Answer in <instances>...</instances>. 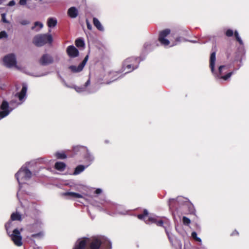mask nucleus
Returning a JSON list of instances; mask_svg holds the SVG:
<instances>
[{
    "instance_id": "15",
    "label": "nucleus",
    "mask_w": 249,
    "mask_h": 249,
    "mask_svg": "<svg viewBox=\"0 0 249 249\" xmlns=\"http://www.w3.org/2000/svg\"><path fill=\"white\" fill-rule=\"evenodd\" d=\"M53 62V57L48 53L43 54L39 60V63L43 66H47Z\"/></svg>"
},
{
    "instance_id": "25",
    "label": "nucleus",
    "mask_w": 249,
    "mask_h": 249,
    "mask_svg": "<svg viewBox=\"0 0 249 249\" xmlns=\"http://www.w3.org/2000/svg\"><path fill=\"white\" fill-rule=\"evenodd\" d=\"M66 167V164L63 162H56L55 164V168L59 171H63Z\"/></svg>"
},
{
    "instance_id": "2",
    "label": "nucleus",
    "mask_w": 249,
    "mask_h": 249,
    "mask_svg": "<svg viewBox=\"0 0 249 249\" xmlns=\"http://www.w3.org/2000/svg\"><path fill=\"white\" fill-rule=\"evenodd\" d=\"M148 214V212L147 210L145 209L143 211V214H138L137 217L139 219H143L147 224H150L151 223H155L157 226L160 227H162L164 228L166 233L168 236V239L170 242L172 243V236L168 231V227H169V221L168 219L164 218V220H163L162 218L159 217L157 216H150L147 219H145V217Z\"/></svg>"
},
{
    "instance_id": "12",
    "label": "nucleus",
    "mask_w": 249,
    "mask_h": 249,
    "mask_svg": "<svg viewBox=\"0 0 249 249\" xmlns=\"http://www.w3.org/2000/svg\"><path fill=\"white\" fill-rule=\"evenodd\" d=\"M170 30L169 29H165L160 32L159 37V40L160 43L164 45L167 46L170 44V41L165 37L170 34Z\"/></svg>"
},
{
    "instance_id": "40",
    "label": "nucleus",
    "mask_w": 249,
    "mask_h": 249,
    "mask_svg": "<svg viewBox=\"0 0 249 249\" xmlns=\"http://www.w3.org/2000/svg\"><path fill=\"white\" fill-rule=\"evenodd\" d=\"M48 73H49L48 72H45L41 73H40V74H38L37 75H34V76H36V77H40V76H43L46 75Z\"/></svg>"
},
{
    "instance_id": "8",
    "label": "nucleus",
    "mask_w": 249,
    "mask_h": 249,
    "mask_svg": "<svg viewBox=\"0 0 249 249\" xmlns=\"http://www.w3.org/2000/svg\"><path fill=\"white\" fill-rule=\"evenodd\" d=\"M141 60L139 57H131L124 60L123 64L124 71L127 69L128 71L125 73L130 72L138 68Z\"/></svg>"
},
{
    "instance_id": "51",
    "label": "nucleus",
    "mask_w": 249,
    "mask_h": 249,
    "mask_svg": "<svg viewBox=\"0 0 249 249\" xmlns=\"http://www.w3.org/2000/svg\"><path fill=\"white\" fill-rule=\"evenodd\" d=\"M37 249H40V248H37Z\"/></svg>"
},
{
    "instance_id": "44",
    "label": "nucleus",
    "mask_w": 249,
    "mask_h": 249,
    "mask_svg": "<svg viewBox=\"0 0 249 249\" xmlns=\"http://www.w3.org/2000/svg\"><path fill=\"white\" fill-rule=\"evenodd\" d=\"M102 192V190L100 188H98L95 191V193L97 194H100Z\"/></svg>"
},
{
    "instance_id": "41",
    "label": "nucleus",
    "mask_w": 249,
    "mask_h": 249,
    "mask_svg": "<svg viewBox=\"0 0 249 249\" xmlns=\"http://www.w3.org/2000/svg\"><path fill=\"white\" fill-rule=\"evenodd\" d=\"M27 3V0H19V3L21 5H25Z\"/></svg>"
},
{
    "instance_id": "43",
    "label": "nucleus",
    "mask_w": 249,
    "mask_h": 249,
    "mask_svg": "<svg viewBox=\"0 0 249 249\" xmlns=\"http://www.w3.org/2000/svg\"><path fill=\"white\" fill-rule=\"evenodd\" d=\"M86 23H87L88 29L90 30H91L92 29V25L90 24V23L89 22V21L88 20H86Z\"/></svg>"
},
{
    "instance_id": "1",
    "label": "nucleus",
    "mask_w": 249,
    "mask_h": 249,
    "mask_svg": "<svg viewBox=\"0 0 249 249\" xmlns=\"http://www.w3.org/2000/svg\"><path fill=\"white\" fill-rule=\"evenodd\" d=\"M27 90V85L23 84L21 91L15 95V99L12 100L10 104L6 101L2 102L0 106V120L8 116L15 108L24 102Z\"/></svg>"
},
{
    "instance_id": "27",
    "label": "nucleus",
    "mask_w": 249,
    "mask_h": 249,
    "mask_svg": "<svg viewBox=\"0 0 249 249\" xmlns=\"http://www.w3.org/2000/svg\"><path fill=\"white\" fill-rule=\"evenodd\" d=\"M51 161V160H50L46 158H40L36 160V163L49 164Z\"/></svg>"
},
{
    "instance_id": "29",
    "label": "nucleus",
    "mask_w": 249,
    "mask_h": 249,
    "mask_svg": "<svg viewBox=\"0 0 249 249\" xmlns=\"http://www.w3.org/2000/svg\"><path fill=\"white\" fill-rule=\"evenodd\" d=\"M75 45L78 48H84L85 42L83 38H79L75 40Z\"/></svg>"
},
{
    "instance_id": "18",
    "label": "nucleus",
    "mask_w": 249,
    "mask_h": 249,
    "mask_svg": "<svg viewBox=\"0 0 249 249\" xmlns=\"http://www.w3.org/2000/svg\"><path fill=\"white\" fill-rule=\"evenodd\" d=\"M67 53L71 57H75L78 55V50L73 45L69 46L67 49Z\"/></svg>"
},
{
    "instance_id": "14",
    "label": "nucleus",
    "mask_w": 249,
    "mask_h": 249,
    "mask_svg": "<svg viewBox=\"0 0 249 249\" xmlns=\"http://www.w3.org/2000/svg\"><path fill=\"white\" fill-rule=\"evenodd\" d=\"M42 222L40 220L37 219L34 223L27 226V229L31 232H37L42 229Z\"/></svg>"
},
{
    "instance_id": "20",
    "label": "nucleus",
    "mask_w": 249,
    "mask_h": 249,
    "mask_svg": "<svg viewBox=\"0 0 249 249\" xmlns=\"http://www.w3.org/2000/svg\"><path fill=\"white\" fill-rule=\"evenodd\" d=\"M68 15L70 18H74L78 16V11L76 7H71L68 10Z\"/></svg>"
},
{
    "instance_id": "22",
    "label": "nucleus",
    "mask_w": 249,
    "mask_h": 249,
    "mask_svg": "<svg viewBox=\"0 0 249 249\" xmlns=\"http://www.w3.org/2000/svg\"><path fill=\"white\" fill-rule=\"evenodd\" d=\"M57 23V19L54 18H49L47 20V25L49 28L54 27Z\"/></svg>"
},
{
    "instance_id": "24",
    "label": "nucleus",
    "mask_w": 249,
    "mask_h": 249,
    "mask_svg": "<svg viewBox=\"0 0 249 249\" xmlns=\"http://www.w3.org/2000/svg\"><path fill=\"white\" fill-rule=\"evenodd\" d=\"M86 166L83 165H78L75 169V170L73 172V175H77L80 174L81 172L84 171V170L87 168Z\"/></svg>"
},
{
    "instance_id": "30",
    "label": "nucleus",
    "mask_w": 249,
    "mask_h": 249,
    "mask_svg": "<svg viewBox=\"0 0 249 249\" xmlns=\"http://www.w3.org/2000/svg\"><path fill=\"white\" fill-rule=\"evenodd\" d=\"M55 155L56 157L59 159H64L67 158V155L63 152H57L55 154Z\"/></svg>"
},
{
    "instance_id": "42",
    "label": "nucleus",
    "mask_w": 249,
    "mask_h": 249,
    "mask_svg": "<svg viewBox=\"0 0 249 249\" xmlns=\"http://www.w3.org/2000/svg\"><path fill=\"white\" fill-rule=\"evenodd\" d=\"M15 3H16V2H15V0H12L9 2L8 5L9 6H13L15 5Z\"/></svg>"
},
{
    "instance_id": "9",
    "label": "nucleus",
    "mask_w": 249,
    "mask_h": 249,
    "mask_svg": "<svg viewBox=\"0 0 249 249\" xmlns=\"http://www.w3.org/2000/svg\"><path fill=\"white\" fill-rule=\"evenodd\" d=\"M103 207V210L108 214L113 215L115 213L124 214L125 213L120 211L121 208L120 206L115 205L107 201H103L101 203Z\"/></svg>"
},
{
    "instance_id": "6",
    "label": "nucleus",
    "mask_w": 249,
    "mask_h": 249,
    "mask_svg": "<svg viewBox=\"0 0 249 249\" xmlns=\"http://www.w3.org/2000/svg\"><path fill=\"white\" fill-rule=\"evenodd\" d=\"M31 176V172L27 168L26 166H23L18 171V172L15 175V177L18 182L19 187V190L17 193V196L21 204H22V202L19 197L20 189L21 187V185L25 183L27 181L30 179Z\"/></svg>"
},
{
    "instance_id": "23",
    "label": "nucleus",
    "mask_w": 249,
    "mask_h": 249,
    "mask_svg": "<svg viewBox=\"0 0 249 249\" xmlns=\"http://www.w3.org/2000/svg\"><path fill=\"white\" fill-rule=\"evenodd\" d=\"M119 74V73L118 71H112L110 72L109 73V77L112 79V80L109 82H107V84H110L111 82H113L114 81H115L117 80L118 78V75Z\"/></svg>"
},
{
    "instance_id": "10",
    "label": "nucleus",
    "mask_w": 249,
    "mask_h": 249,
    "mask_svg": "<svg viewBox=\"0 0 249 249\" xmlns=\"http://www.w3.org/2000/svg\"><path fill=\"white\" fill-rule=\"evenodd\" d=\"M53 38L50 34H41L35 36L33 39L34 44L38 47L42 46L46 43H51Z\"/></svg>"
},
{
    "instance_id": "11",
    "label": "nucleus",
    "mask_w": 249,
    "mask_h": 249,
    "mask_svg": "<svg viewBox=\"0 0 249 249\" xmlns=\"http://www.w3.org/2000/svg\"><path fill=\"white\" fill-rule=\"evenodd\" d=\"M4 65L8 68L13 67L17 69H19L17 65V59L16 55L14 53H10L5 55L3 58Z\"/></svg>"
},
{
    "instance_id": "32",
    "label": "nucleus",
    "mask_w": 249,
    "mask_h": 249,
    "mask_svg": "<svg viewBox=\"0 0 249 249\" xmlns=\"http://www.w3.org/2000/svg\"><path fill=\"white\" fill-rule=\"evenodd\" d=\"M157 45H158L156 44L155 43H153L151 44V43L147 42V43H145L144 46L146 50H147L148 51H150L153 49V47H151L152 46H157Z\"/></svg>"
},
{
    "instance_id": "3",
    "label": "nucleus",
    "mask_w": 249,
    "mask_h": 249,
    "mask_svg": "<svg viewBox=\"0 0 249 249\" xmlns=\"http://www.w3.org/2000/svg\"><path fill=\"white\" fill-rule=\"evenodd\" d=\"M21 220V215L18 212L13 213L11 215V220L5 225L7 233L11 237L15 245L18 247L22 245V237L19 231L17 229H15L13 231L12 233L10 234V230L11 227L13 226V221L18 220L20 221Z\"/></svg>"
},
{
    "instance_id": "36",
    "label": "nucleus",
    "mask_w": 249,
    "mask_h": 249,
    "mask_svg": "<svg viewBox=\"0 0 249 249\" xmlns=\"http://www.w3.org/2000/svg\"><path fill=\"white\" fill-rule=\"evenodd\" d=\"M7 37V34L4 31L0 32V39L3 38H6Z\"/></svg>"
},
{
    "instance_id": "48",
    "label": "nucleus",
    "mask_w": 249,
    "mask_h": 249,
    "mask_svg": "<svg viewBox=\"0 0 249 249\" xmlns=\"http://www.w3.org/2000/svg\"><path fill=\"white\" fill-rule=\"evenodd\" d=\"M184 40V39L183 38H181V37H178L177 39H176V42H179L181 41V40Z\"/></svg>"
},
{
    "instance_id": "45",
    "label": "nucleus",
    "mask_w": 249,
    "mask_h": 249,
    "mask_svg": "<svg viewBox=\"0 0 249 249\" xmlns=\"http://www.w3.org/2000/svg\"><path fill=\"white\" fill-rule=\"evenodd\" d=\"M61 79L63 80V81L64 82V85H65V86H66L68 88H71V86H70L69 85H68L66 82L64 81V79H63V78L62 77H61Z\"/></svg>"
},
{
    "instance_id": "50",
    "label": "nucleus",
    "mask_w": 249,
    "mask_h": 249,
    "mask_svg": "<svg viewBox=\"0 0 249 249\" xmlns=\"http://www.w3.org/2000/svg\"><path fill=\"white\" fill-rule=\"evenodd\" d=\"M191 42H193V43H196V41H190Z\"/></svg>"
},
{
    "instance_id": "31",
    "label": "nucleus",
    "mask_w": 249,
    "mask_h": 249,
    "mask_svg": "<svg viewBox=\"0 0 249 249\" xmlns=\"http://www.w3.org/2000/svg\"><path fill=\"white\" fill-rule=\"evenodd\" d=\"M39 26L38 29H36V31H38L40 29H42L43 27V24L39 21H36L34 23V26L32 27V30H35L36 27Z\"/></svg>"
},
{
    "instance_id": "17",
    "label": "nucleus",
    "mask_w": 249,
    "mask_h": 249,
    "mask_svg": "<svg viewBox=\"0 0 249 249\" xmlns=\"http://www.w3.org/2000/svg\"><path fill=\"white\" fill-rule=\"evenodd\" d=\"M83 156L86 163H87L86 167L89 166L94 160L93 155L89 152L88 148L87 151H85Z\"/></svg>"
},
{
    "instance_id": "38",
    "label": "nucleus",
    "mask_w": 249,
    "mask_h": 249,
    "mask_svg": "<svg viewBox=\"0 0 249 249\" xmlns=\"http://www.w3.org/2000/svg\"><path fill=\"white\" fill-rule=\"evenodd\" d=\"M233 32L232 30L231 29H228L226 33V35L227 36H229V37H230V36H233Z\"/></svg>"
},
{
    "instance_id": "33",
    "label": "nucleus",
    "mask_w": 249,
    "mask_h": 249,
    "mask_svg": "<svg viewBox=\"0 0 249 249\" xmlns=\"http://www.w3.org/2000/svg\"><path fill=\"white\" fill-rule=\"evenodd\" d=\"M234 35H235V36L236 37L237 41L239 42V43H240V45H243V42L242 40L241 39V37L239 36L238 33L237 31H235Z\"/></svg>"
},
{
    "instance_id": "13",
    "label": "nucleus",
    "mask_w": 249,
    "mask_h": 249,
    "mask_svg": "<svg viewBox=\"0 0 249 249\" xmlns=\"http://www.w3.org/2000/svg\"><path fill=\"white\" fill-rule=\"evenodd\" d=\"M89 55H87L83 61L78 66L71 65L69 67V69L74 73L79 72L82 71L86 63L88 61Z\"/></svg>"
},
{
    "instance_id": "26",
    "label": "nucleus",
    "mask_w": 249,
    "mask_h": 249,
    "mask_svg": "<svg viewBox=\"0 0 249 249\" xmlns=\"http://www.w3.org/2000/svg\"><path fill=\"white\" fill-rule=\"evenodd\" d=\"M63 195L65 196H68L73 198H81L82 197V195L80 194L71 192H66L64 193Z\"/></svg>"
},
{
    "instance_id": "39",
    "label": "nucleus",
    "mask_w": 249,
    "mask_h": 249,
    "mask_svg": "<svg viewBox=\"0 0 249 249\" xmlns=\"http://www.w3.org/2000/svg\"><path fill=\"white\" fill-rule=\"evenodd\" d=\"M1 18L3 22L6 23H9L8 21L6 19V14L3 13L1 14Z\"/></svg>"
},
{
    "instance_id": "21",
    "label": "nucleus",
    "mask_w": 249,
    "mask_h": 249,
    "mask_svg": "<svg viewBox=\"0 0 249 249\" xmlns=\"http://www.w3.org/2000/svg\"><path fill=\"white\" fill-rule=\"evenodd\" d=\"M93 23L94 25L97 28V29L100 31L103 32L104 31V28L100 22V21L96 18H94L93 19Z\"/></svg>"
},
{
    "instance_id": "5",
    "label": "nucleus",
    "mask_w": 249,
    "mask_h": 249,
    "mask_svg": "<svg viewBox=\"0 0 249 249\" xmlns=\"http://www.w3.org/2000/svg\"><path fill=\"white\" fill-rule=\"evenodd\" d=\"M216 60V52L214 51L212 53L210 58V68L214 76L219 79H222L224 80H228L233 74L235 73L238 69H234L232 71H231L225 75L221 76L222 74L223 71L227 69L226 67L224 65H222L218 68V73L214 70L215 62Z\"/></svg>"
},
{
    "instance_id": "49",
    "label": "nucleus",
    "mask_w": 249,
    "mask_h": 249,
    "mask_svg": "<svg viewBox=\"0 0 249 249\" xmlns=\"http://www.w3.org/2000/svg\"><path fill=\"white\" fill-rule=\"evenodd\" d=\"M177 44V43L173 44L171 46H173Z\"/></svg>"
},
{
    "instance_id": "34",
    "label": "nucleus",
    "mask_w": 249,
    "mask_h": 249,
    "mask_svg": "<svg viewBox=\"0 0 249 249\" xmlns=\"http://www.w3.org/2000/svg\"><path fill=\"white\" fill-rule=\"evenodd\" d=\"M182 222L184 225H189L191 223V220L189 218L183 216L182 218Z\"/></svg>"
},
{
    "instance_id": "19",
    "label": "nucleus",
    "mask_w": 249,
    "mask_h": 249,
    "mask_svg": "<svg viewBox=\"0 0 249 249\" xmlns=\"http://www.w3.org/2000/svg\"><path fill=\"white\" fill-rule=\"evenodd\" d=\"M85 151H87V147L86 146L77 145L73 147V151L75 154L83 155Z\"/></svg>"
},
{
    "instance_id": "7",
    "label": "nucleus",
    "mask_w": 249,
    "mask_h": 249,
    "mask_svg": "<svg viewBox=\"0 0 249 249\" xmlns=\"http://www.w3.org/2000/svg\"><path fill=\"white\" fill-rule=\"evenodd\" d=\"M168 205L170 209H177L178 206H186L189 209V212L193 211V206L189 199L182 196H178L176 199L171 198L169 200Z\"/></svg>"
},
{
    "instance_id": "37",
    "label": "nucleus",
    "mask_w": 249,
    "mask_h": 249,
    "mask_svg": "<svg viewBox=\"0 0 249 249\" xmlns=\"http://www.w3.org/2000/svg\"><path fill=\"white\" fill-rule=\"evenodd\" d=\"M20 24L22 25H26L30 23V21L26 19H23L19 21Z\"/></svg>"
},
{
    "instance_id": "35",
    "label": "nucleus",
    "mask_w": 249,
    "mask_h": 249,
    "mask_svg": "<svg viewBox=\"0 0 249 249\" xmlns=\"http://www.w3.org/2000/svg\"><path fill=\"white\" fill-rule=\"evenodd\" d=\"M192 236L193 237V238L196 239V241L200 242H201V239L197 236V233L196 232L193 231L192 233Z\"/></svg>"
},
{
    "instance_id": "4",
    "label": "nucleus",
    "mask_w": 249,
    "mask_h": 249,
    "mask_svg": "<svg viewBox=\"0 0 249 249\" xmlns=\"http://www.w3.org/2000/svg\"><path fill=\"white\" fill-rule=\"evenodd\" d=\"M87 244H89L87 249H102V242L99 237H94L91 239H79L73 249H85Z\"/></svg>"
},
{
    "instance_id": "16",
    "label": "nucleus",
    "mask_w": 249,
    "mask_h": 249,
    "mask_svg": "<svg viewBox=\"0 0 249 249\" xmlns=\"http://www.w3.org/2000/svg\"><path fill=\"white\" fill-rule=\"evenodd\" d=\"M90 84V80L88 79L86 82L85 83V85L81 87H77L75 85H73L71 86L72 89H74L78 93H81L83 92L87 91L88 93H92L94 92L95 91H89L88 89V86H89Z\"/></svg>"
},
{
    "instance_id": "46",
    "label": "nucleus",
    "mask_w": 249,
    "mask_h": 249,
    "mask_svg": "<svg viewBox=\"0 0 249 249\" xmlns=\"http://www.w3.org/2000/svg\"><path fill=\"white\" fill-rule=\"evenodd\" d=\"M61 79L63 80V81L64 82V85H65V86H66L68 88H71V86H70L69 85H68L66 82L64 81V79H63V78L62 77H61Z\"/></svg>"
},
{
    "instance_id": "28",
    "label": "nucleus",
    "mask_w": 249,
    "mask_h": 249,
    "mask_svg": "<svg viewBox=\"0 0 249 249\" xmlns=\"http://www.w3.org/2000/svg\"><path fill=\"white\" fill-rule=\"evenodd\" d=\"M36 233L33 234L31 235V237L33 238L41 239L44 235V233L42 231H37Z\"/></svg>"
},
{
    "instance_id": "47",
    "label": "nucleus",
    "mask_w": 249,
    "mask_h": 249,
    "mask_svg": "<svg viewBox=\"0 0 249 249\" xmlns=\"http://www.w3.org/2000/svg\"><path fill=\"white\" fill-rule=\"evenodd\" d=\"M238 235V232L237 231L235 230L232 233H231V235Z\"/></svg>"
}]
</instances>
